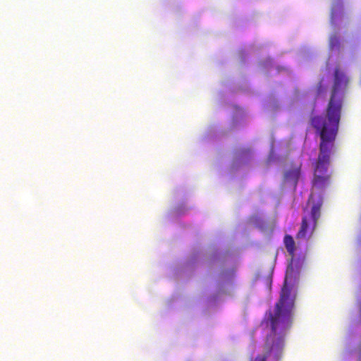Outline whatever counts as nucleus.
Listing matches in <instances>:
<instances>
[{"mask_svg":"<svg viewBox=\"0 0 361 361\" xmlns=\"http://www.w3.org/2000/svg\"><path fill=\"white\" fill-rule=\"evenodd\" d=\"M295 299L285 282L274 309L269 310L263 320L270 327L264 345L266 355H258L254 361H266L267 357H273L278 360L281 357L284 338L293 323Z\"/></svg>","mask_w":361,"mask_h":361,"instance_id":"obj_2","label":"nucleus"},{"mask_svg":"<svg viewBox=\"0 0 361 361\" xmlns=\"http://www.w3.org/2000/svg\"><path fill=\"white\" fill-rule=\"evenodd\" d=\"M344 15L343 2L340 0L335 1L331 7V23L336 25L337 20Z\"/></svg>","mask_w":361,"mask_h":361,"instance_id":"obj_5","label":"nucleus"},{"mask_svg":"<svg viewBox=\"0 0 361 361\" xmlns=\"http://www.w3.org/2000/svg\"><path fill=\"white\" fill-rule=\"evenodd\" d=\"M311 208L307 207L303 209V216L299 231L296 234V238H310L318 224V220L321 216V209L323 204V200L319 198L317 202L313 200L312 195L309 198L307 204H310Z\"/></svg>","mask_w":361,"mask_h":361,"instance_id":"obj_3","label":"nucleus"},{"mask_svg":"<svg viewBox=\"0 0 361 361\" xmlns=\"http://www.w3.org/2000/svg\"><path fill=\"white\" fill-rule=\"evenodd\" d=\"M283 243L285 247L291 257H294L295 253V243L290 235L286 234L284 236Z\"/></svg>","mask_w":361,"mask_h":361,"instance_id":"obj_6","label":"nucleus"},{"mask_svg":"<svg viewBox=\"0 0 361 361\" xmlns=\"http://www.w3.org/2000/svg\"><path fill=\"white\" fill-rule=\"evenodd\" d=\"M348 78L345 73L336 68L330 98L324 115L311 118V124L320 136L319 153L314 164L313 187L324 188L330 180L328 168L330 164L331 151L338 134L341 116L345 89Z\"/></svg>","mask_w":361,"mask_h":361,"instance_id":"obj_1","label":"nucleus"},{"mask_svg":"<svg viewBox=\"0 0 361 361\" xmlns=\"http://www.w3.org/2000/svg\"><path fill=\"white\" fill-rule=\"evenodd\" d=\"M317 94H320L324 91V87L322 84V80H321L317 87Z\"/></svg>","mask_w":361,"mask_h":361,"instance_id":"obj_8","label":"nucleus"},{"mask_svg":"<svg viewBox=\"0 0 361 361\" xmlns=\"http://www.w3.org/2000/svg\"><path fill=\"white\" fill-rule=\"evenodd\" d=\"M301 164H292L291 166L285 172L284 180L291 183L296 186L301 174Z\"/></svg>","mask_w":361,"mask_h":361,"instance_id":"obj_4","label":"nucleus"},{"mask_svg":"<svg viewBox=\"0 0 361 361\" xmlns=\"http://www.w3.org/2000/svg\"><path fill=\"white\" fill-rule=\"evenodd\" d=\"M341 37L337 34H333L329 37V47L331 49H339L341 47Z\"/></svg>","mask_w":361,"mask_h":361,"instance_id":"obj_7","label":"nucleus"}]
</instances>
